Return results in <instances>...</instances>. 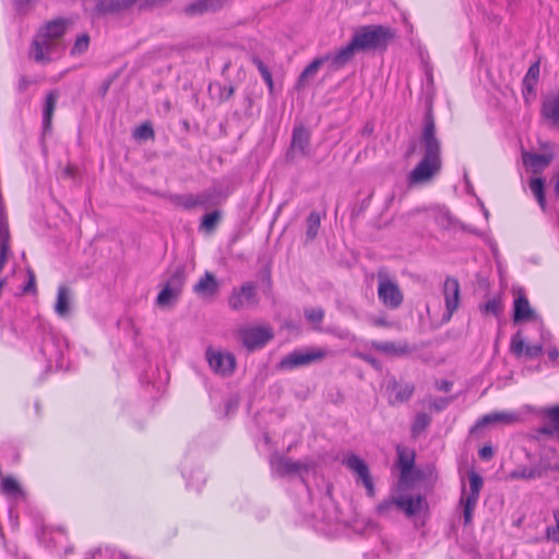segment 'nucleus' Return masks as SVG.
Instances as JSON below:
<instances>
[{
  "label": "nucleus",
  "instance_id": "1",
  "mask_svg": "<svg viewBox=\"0 0 559 559\" xmlns=\"http://www.w3.org/2000/svg\"><path fill=\"white\" fill-rule=\"evenodd\" d=\"M428 87L433 90L432 72H425ZM432 95L426 102V111L424 116V126L420 133V145L424 150V156L420 162L408 175V181L412 185L423 183L430 180L441 170V143L437 138V128L433 116Z\"/></svg>",
  "mask_w": 559,
  "mask_h": 559
},
{
  "label": "nucleus",
  "instance_id": "2",
  "mask_svg": "<svg viewBox=\"0 0 559 559\" xmlns=\"http://www.w3.org/2000/svg\"><path fill=\"white\" fill-rule=\"evenodd\" d=\"M71 24V20L66 17L46 22L32 40L28 49L29 58L40 66L58 59L64 49L61 39Z\"/></svg>",
  "mask_w": 559,
  "mask_h": 559
},
{
  "label": "nucleus",
  "instance_id": "3",
  "mask_svg": "<svg viewBox=\"0 0 559 559\" xmlns=\"http://www.w3.org/2000/svg\"><path fill=\"white\" fill-rule=\"evenodd\" d=\"M353 37L361 52L385 51L396 37L394 28L382 24H369L358 27Z\"/></svg>",
  "mask_w": 559,
  "mask_h": 559
},
{
  "label": "nucleus",
  "instance_id": "4",
  "mask_svg": "<svg viewBox=\"0 0 559 559\" xmlns=\"http://www.w3.org/2000/svg\"><path fill=\"white\" fill-rule=\"evenodd\" d=\"M328 355L322 348L295 349L281 358L276 368L278 370H294L310 366L325 358Z\"/></svg>",
  "mask_w": 559,
  "mask_h": 559
},
{
  "label": "nucleus",
  "instance_id": "5",
  "mask_svg": "<svg viewBox=\"0 0 559 559\" xmlns=\"http://www.w3.org/2000/svg\"><path fill=\"white\" fill-rule=\"evenodd\" d=\"M378 298L382 305L389 309L395 310L401 307L404 295L399 284L393 281L385 272H378Z\"/></svg>",
  "mask_w": 559,
  "mask_h": 559
},
{
  "label": "nucleus",
  "instance_id": "6",
  "mask_svg": "<svg viewBox=\"0 0 559 559\" xmlns=\"http://www.w3.org/2000/svg\"><path fill=\"white\" fill-rule=\"evenodd\" d=\"M238 335L249 352L264 347L274 337L272 328L260 325L240 328Z\"/></svg>",
  "mask_w": 559,
  "mask_h": 559
},
{
  "label": "nucleus",
  "instance_id": "7",
  "mask_svg": "<svg viewBox=\"0 0 559 559\" xmlns=\"http://www.w3.org/2000/svg\"><path fill=\"white\" fill-rule=\"evenodd\" d=\"M258 304L259 297L254 282H246L240 287L233 288L228 297V306L235 311L242 310L246 306H257Z\"/></svg>",
  "mask_w": 559,
  "mask_h": 559
},
{
  "label": "nucleus",
  "instance_id": "8",
  "mask_svg": "<svg viewBox=\"0 0 559 559\" xmlns=\"http://www.w3.org/2000/svg\"><path fill=\"white\" fill-rule=\"evenodd\" d=\"M445 311L442 314V322H449L460 307L461 288L459 280L448 275L442 287Z\"/></svg>",
  "mask_w": 559,
  "mask_h": 559
},
{
  "label": "nucleus",
  "instance_id": "9",
  "mask_svg": "<svg viewBox=\"0 0 559 559\" xmlns=\"http://www.w3.org/2000/svg\"><path fill=\"white\" fill-rule=\"evenodd\" d=\"M343 463L347 468L356 474L357 479L361 480L364 487L366 488L367 496L373 498L376 496V488L369 472L368 464L354 453L347 455Z\"/></svg>",
  "mask_w": 559,
  "mask_h": 559
},
{
  "label": "nucleus",
  "instance_id": "10",
  "mask_svg": "<svg viewBox=\"0 0 559 559\" xmlns=\"http://www.w3.org/2000/svg\"><path fill=\"white\" fill-rule=\"evenodd\" d=\"M551 468L548 460L540 459L532 466H518L508 474L507 478L510 480H535L545 477Z\"/></svg>",
  "mask_w": 559,
  "mask_h": 559
},
{
  "label": "nucleus",
  "instance_id": "11",
  "mask_svg": "<svg viewBox=\"0 0 559 559\" xmlns=\"http://www.w3.org/2000/svg\"><path fill=\"white\" fill-rule=\"evenodd\" d=\"M206 359L211 369L223 377L231 376L236 369V358L231 353L214 352L209 347Z\"/></svg>",
  "mask_w": 559,
  "mask_h": 559
},
{
  "label": "nucleus",
  "instance_id": "12",
  "mask_svg": "<svg viewBox=\"0 0 559 559\" xmlns=\"http://www.w3.org/2000/svg\"><path fill=\"white\" fill-rule=\"evenodd\" d=\"M310 146V132L302 126H295L293 129L290 146L286 153V162L294 163L297 153L307 156Z\"/></svg>",
  "mask_w": 559,
  "mask_h": 559
},
{
  "label": "nucleus",
  "instance_id": "13",
  "mask_svg": "<svg viewBox=\"0 0 559 559\" xmlns=\"http://www.w3.org/2000/svg\"><path fill=\"white\" fill-rule=\"evenodd\" d=\"M539 415L547 421L537 429V432L548 438L559 439V404L544 407L539 411Z\"/></svg>",
  "mask_w": 559,
  "mask_h": 559
},
{
  "label": "nucleus",
  "instance_id": "14",
  "mask_svg": "<svg viewBox=\"0 0 559 559\" xmlns=\"http://www.w3.org/2000/svg\"><path fill=\"white\" fill-rule=\"evenodd\" d=\"M540 115L549 127L559 129V91L544 97Z\"/></svg>",
  "mask_w": 559,
  "mask_h": 559
},
{
  "label": "nucleus",
  "instance_id": "15",
  "mask_svg": "<svg viewBox=\"0 0 559 559\" xmlns=\"http://www.w3.org/2000/svg\"><path fill=\"white\" fill-rule=\"evenodd\" d=\"M272 467L275 474L280 477H286L298 474L300 472H308L309 464L301 461H295L287 456H278L273 463Z\"/></svg>",
  "mask_w": 559,
  "mask_h": 559
},
{
  "label": "nucleus",
  "instance_id": "16",
  "mask_svg": "<svg viewBox=\"0 0 559 559\" xmlns=\"http://www.w3.org/2000/svg\"><path fill=\"white\" fill-rule=\"evenodd\" d=\"M510 352L515 357L525 355L527 358H536L544 352L543 344L525 345L524 338L521 335V331H518L512 337L510 343Z\"/></svg>",
  "mask_w": 559,
  "mask_h": 559
},
{
  "label": "nucleus",
  "instance_id": "17",
  "mask_svg": "<svg viewBox=\"0 0 559 559\" xmlns=\"http://www.w3.org/2000/svg\"><path fill=\"white\" fill-rule=\"evenodd\" d=\"M371 347L386 356L391 357H402L409 355L415 350L413 346H411L406 341H399V342H379L373 341L371 342Z\"/></svg>",
  "mask_w": 559,
  "mask_h": 559
},
{
  "label": "nucleus",
  "instance_id": "18",
  "mask_svg": "<svg viewBox=\"0 0 559 559\" xmlns=\"http://www.w3.org/2000/svg\"><path fill=\"white\" fill-rule=\"evenodd\" d=\"M519 420V415L512 412H496L486 414L483 417H480L475 425L469 429L471 435L477 433V431L485 426L493 425L498 423L502 424H513Z\"/></svg>",
  "mask_w": 559,
  "mask_h": 559
},
{
  "label": "nucleus",
  "instance_id": "19",
  "mask_svg": "<svg viewBox=\"0 0 559 559\" xmlns=\"http://www.w3.org/2000/svg\"><path fill=\"white\" fill-rule=\"evenodd\" d=\"M512 320L514 323L539 320V316L531 307L530 301L524 294H520L514 299Z\"/></svg>",
  "mask_w": 559,
  "mask_h": 559
},
{
  "label": "nucleus",
  "instance_id": "20",
  "mask_svg": "<svg viewBox=\"0 0 559 559\" xmlns=\"http://www.w3.org/2000/svg\"><path fill=\"white\" fill-rule=\"evenodd\" d=\"M219 292V283L211 272L206 271L204 275L193 286V293L202 298H214Z\"/></svg>",
  "mask_w": 559,
  "mask_h": 559
},
{
  "label": "nucleus",
  "instance_id": "21",
  "mask_svg": "<svg viewBox=\"0 0 559 559\" xmlns=\"http://www.w3.org/2000/svg\"><path fill=\"white\" fill-rule=\"evenodd\" d=\"M136 0H97L94 14L102 16L128 10Z\"/></svg>",
  "mask_w": 559,
  "mask_h": 559
},
{
  "label": "nucleus",
  "instance_id": "22",
  "mask_svg": "<svg viewBox=\"0 0 559 559\" xmlns=\"http://www.w3.org/2000/svg\"><path fill=\"white\" fill-rule=\"evenodd\" d=\"M424 507H427V500L424 496H399L397 509L407 518L417 514Z\"/></svg>",
  "mask_w": 559,
  "mask_h": 559
},
{
  "label": "nucleus",
  "instance_id": "23",
  "mask_svg": "<svg viewBox=\"0 0 559 559\" xmlns=\"http://www.w3.org/2000/svg\"><path fill=\"white\" fill-rule=\"evenodd\" d=\"M59 98V92L57 90H51L46 95L44 108H43V133L47 134L51 132L52 129V116L57 106V100Z\"/></svg>",
  "mask_w": 559,
  "mask_h": 559
},
{
  "label": "nucleus",
  "instance_id": "24",
  "mask_svg": "<svg viewBox=\"0 0 559 559\" xmlns=\"http://www.w3.org/2000/svg\"><path fill=\"white\" fill-rule=\"evenodd\" d=\"M361 52L355 38L352 36L350 41L331 53V64L335 67H343L352 60L355 53Z\"/></svg>",
  "mask_w": 559,
  "mask_h": 559
},
{
  "label": "nucleus",
  "instance_id": "25",
  "mask_svg": "<svg viewBox=\"0 0 559 559\" xmlns=\"http://www.w3.org/2000/svg\"><path fill=\"white\" fill-rule=\"evenodd\" d=\"M522 159L523 164L531 167L534 174H540L552 162L554 155L523 152Z\"/></svg>",
  "mask_w": 559,
  "mask_h": 559
},
{
  "label": "nucleus",
  "instance_id": "26",
  "mask_svg": "<svg viewBox=\"0 0 559 559\" xmlns=\"http://www.w3.org/2000/svg\"><path fill=\"white\" fill-rule=\"evenodd\" d=\"M213 193L202 192L197 195L186 194V195H177L176 202L178 205L182 206L185 210H191L195 206H205L213 201Z\"/></svg>",
  "mask_w": 559,
  "mask_h": 559
},
{
  "label": "nucleus",
  "instance_id": "27",
  "mask_svg": "<svg viewBox=\"0 0 559 559\" xmlns=\"http://www.w3.org/2000/svg\"><path fill=\"white\" fill-rule=\"evenodd\" d=\"M222 8L219 0H195L185 8V13L190 16L201 15Z\"/></svg>",
  "mask_w": 559,
  "mask_h": 559
},
{
  "label": "nucleus",
  "instance_id": "28",
  "mask_svg": "<svg viewBox=\"0 0 559 559\" xmlns=\"http://www.w3.org/2000/svg\"><path fill=\"white\" fill-rule=\"evenodd\" d=\"M539 81V72H526L522 81V95L526 104L536 99V86Z\"/></svg>",
  "mask_w": 559,
  "mask_h": 559
},
{
  "label": "nucleus",
  "instance_id": "29",
  "mask_svg": "<svg viewBox=\"0 0 559 559\" xmlns=\"http://www.w3.org/2000/svg\"><path fill=\"white\" fill-rule=\"evenodd\" d=\"M39 350L43 357L49 361L57 358L60 355V349L56 336L50 333L45 334Z\"/></svg>",
  "mask_w": 559,
  "mask_h": 559
},
{
  "label": "nucleus",
  "instance_id": "30",
  "mask_svg": "<svg viewBox=\"0 0 559 559\" xmlns=\"http://www.w3.org/2000/svg\"><path fill=\"white\" fill-rule=\"evenodd\" d=\"M397 464L402 477H406L414 468L415 452L413 450H405L397 447Z\"/></svg>",
  "mask_w": 559,
  "mask_h": 559
},
{
  "label": "nucleus",
  "instance_id": "31",
  "mask_svg": "<svg viewBox=\"0 0 559 559\" xmlns=\"http://www.w3.org/2000/svg\"><path fill=\"white\" fill-rule=\"evenodd\" d=\"M234 86L233 84L228 83H221L218 81L211 82L209 84V93L213 98L218 99L219 102H225L229 99L234 94Z\"/></svg>",
  "mask_w": 559,
  "mask_h": 559
},
{
  "label": "nucleus",
  "instance_id": "32",
  "mask_svg": "<svg viewBox=\"0 0 559 559\" xmlns=\"http://www.w3.org/2000/svg\"><path fill=\"white\" fill-rule=\"evenodd\" d=\"M528 187L534 194L538 205L543 211L546 210L547 201L545 194V179L542 177L531 178L528 181Z\"/></svg>",
  "mask_w": 559,
  "mask_h": 559
},
{
  "label": "nucleus",
  "instance_id": "33",
  "mask_svg": "<svg viewBox=\"0 0 559 559\" xmlns=\"http://www.w3.org/2000/svg\"><path fill=\"white\" fill-rule=\"evenodd\" d=\"M469 480V493L466 496V500L478 501L480 490L484 486L483 477L475 471L468 472Z\"/></svg>",
  "mask_w": 559,
  "mask_h": 559
},
{
  "label": "nucleus",
  "instance_id": "34",
  "mask_svg": "<svg viewBox=\"0 0 559 559\" xmlns=\"http://www.w3.org/2000/svg\"><path fill=\"white\" fill-rule=\"evenodd\" d=\"M392 390L395 392V396L391 404H401L407 402L413 396L415 386L414 384L409 383L401 385L397 382H394L392 385Z\"/></svg>",
  "mask_w": 559,
  "mask_h": 559
},
{
  "label": "nucleus",
  "instance_id": "35",
  "mask_svg": "<svg viewBox=\"0 0 559 559\" xmlns=\"http://www.w3.org/2000/svg\"><path fill=\"white\" fill-rule=\"evenodd\" d=\"M186 275L183 266H178L165 283V287L170 288L174 293L181 294Z\"/></svg>",
  "mask_w": 559,
  "mask_h": 559
},
{
  "label": "nucleus",
  "instance_id": "36",
  "mask_svg": "<svg viewBox=\"0 0 559 559\" xmlns=\"http://www.w3.org/2000/svg\"><path fill=\"white\" fill-rule=\"evenodd\" d=\"M55 310L59 316H64L70 310L69 289L64 285H61L58 288Z\"/></svg>",
  "mask_w": 559,
  "mask_h": 559
},
{
  "label": "nucleus",
  "instance_id": "37",
  "mask_svg": "<svg viewBox=\"0 0 559 559\" xmlns=\"http://www.w3.org/2000/svg\"><path fill=\"white\" fill-rule=\"evenodd\" d=\"M132 136L138 141L153 140L155 138V132L152 122L145 121L138 126L133 130Z\"/></svg>",
  "mask_w": 559,
  "mask_h": 559
},
{
  "label": "nucleus",
  "instance_id": "38",
  "mask_svg": "<svg viewBox=\"0 0 559 559\" xmlns=\"http://www.w3.org/2000/svg\"><path fill=\"white\" fill-rule=\"evenodd\" d=\"M222 218V212L218 210L206 213L202 216L200 229L213 231Z\"/></svg>",
  "mask_w": 559,
  "mask_h": 559
},
{
  "label": "nucleus",
  "instance_id": "39",
  "mask_svg": "<svg viewBox=\"0 0 559 559\" xmlns=\"http://www.w3.org/2000/svg\"><path fill=\"white\" fill-rule=\"evenodd\" d=\"M399 497L383 499L376 507V513L382 518H389L393 509H397Z\"/></svg>",
  "mask_w": 559,
  "mask_h": 559
},
{
  "label": "nucleus",
  "instance_id": "40",
  "mask_svg": "<svg viewBox=\"0 0 559 559\" xmlns=\"http://www.w3.org/2000/svg\"><path fill=\"white\" fill-rule=\"evenodd\" d=\"M1 491L2 493L11 497L22 495V488L20 484L11 476L2 478Z\"/></svg>",
  "mask_w": 559,
  "mask_h": 559
},
{
  "label": "nucleus",
  "instance_id": "41",
  "mask_svg": "<svg viewBox=\"0 0 559 559\" xmlns=\"http://www.w3.org/2000/svg\"><path fill=\"white\" fill-rule=\"evenodd\" d=\"M321 225V216L317 212H311L307 218V238L313 240L319 231Z\"/></svg>",
  "mask_w": 559,
  "mask_h": 559
},
{
  "label": "nucleus",
  "instance_id": "42",
  "mask_svg": "<svg viewBox=\"0 0 559 559\" xmlns=\"http://www.w3.org/2000/svg\"><path fill=\"white\" fill-rule=\"evenodd\" d=\"M479 310L484 314L491 313L495 317H499L502 312V305L500 297H493L488 299L485 304L479 306Z\"/></svg>",
  "mask_w": 559,
  "mask_h": 559
},
{
  "label": "nucleus",
  "instance_id": "43",
  "mask_svg": "<svg viewBox=\"0 0 559 559\" xmlns=\"http://www.w3.org/2000/svg\"><path fill=\"white\" fill-rule=\"evenodd\" d=\"M430 423L431 417L427 413L417 414L412 425L413 436H418L424 432Z\"/></svg>",
  "mask_w": 559,
  "mask_h": 559
},
{
  "label": "nucleus",
  "instance_id": "44",
  "mask_svg": "<svg viewBox=\"0 0 559 559\" xmlns=\"http://www.w3.org/2000/svg\"><path fill=\"white\" fill-rule=\"evenodd\" d=\"M179 293H174L170 288L163 287L156 298V304L160 307L174 305L179 298Z\"/></svg>",
  "mask_w": 559,
  "mask_h": 559
},
{
  "label": "nucleus",
  "instance_id": "45",
  "mask_svg": "<svg viewBox=\"0 0 559 559\" xmlns=\"http://www.w3.org/2000/svg\"><path fill=\"white\" fill-rule=\"evenodd\" d=\"M552 514L556 524L546 527L545 539L559 544V510H554Z\"/></svg>",
  "mask_w": 559,
  "mask_h": 559
},
{
  "label": "nucleus",
  "instance_id": "46",
  "mask_svg": "<svg viewBox=\"0 0 559 559\" xmlns=\"http://www.w3.org/2000/svg\"><path fill=\"white\" fill-rule=\"evenodd\" d=\"M90 44V36L87 34H81L76 37V40L71 49L72 55H81L87 50Z\"/></svg>",
  "mask_w": 559,
  "mask_h": 559
},
{
  "label": "nucleus",
  "instance_id": "47",
  "mask_svg": "<svg viewBox=\"0 0 559 559\" xmlns=\"http://www.w3.org/2000/svg\"><path fill=\"white\" fill-rule=\"evenodd\" d=\"M10 230L8 222L1 219L0 221V249L4 248L10 250Z\"/></svg>",
  "mask_w": 559,
  "mask_h": 559
},
{
  "label": "nucleus",
  "instance_id": "48",
  "mask_svg": "<svg viewBox=\"0 0 559 559\" xmlns=\"http://www.w3.org/2000/svg\"><path fill=\"white\" fill-rule=\"evenodd\" d=\"M462 502L464 504V525H468L472 522L473 513H474L477 502L472 501V500H466L463 498H462Z\"/></svg>",
  "mask_w": 559,
  "mask_h": 559
},
{
  "label": "nucleus",
  "instance_id": "49",
  "mask_svg": "<svg viewBox=\"0 0 559 559\" xmlns=\"http://www.w3.org/2000/svg\"><path fill=\"white\" fill-rule=\"evenodd\" d=\"M305 317L310 322L320 323L323 320L324 311L321 308L308 309L305 311Z\"/></svg>",
  "mask_w": 559,
  "mask_h": 559
},
{
  "label": "nucleus",
  "instance_id": "50",
  "mask_svg": "<svg viewBox=\"0 0 559 559\" xmlns=\"http://www.w3.org/2000/svg\"><path fill=\"white\" fill-rule=\"evenodd\" d=\"M326 61H331V53H328L324 57H319V58L313 59L309 64H307L304 68V70H318Z\"/></svg>",
  "mask_w": 559,
  "mask_h": 559
},
{
  "label": "nucleus",
  "instance_id": "51",
  "mask_svg": "<svg viewBox=\"0 0 559 559\" xmlns=\"http://www.w3.org/2000/svg\"><path fill=\"white\" fill-rule=\"evenodd\" d=\"M453 401V397H440L430 403V408L437 412L443 411Z\"/></svg>",
  "mask_w": 559,
  "mask_h": 559
},
{
  "label": "nucleus",
  "instance_id": "52",
  "mask_svg": "<svg viewBox=\"0 0 559 559\" xmlns=\"http://www.w3.org/2000/svg\"><path fill=\"white\" fill-rule=\"evenodd\" d=\"M418 58L420 60V66L423 70H431L432 64L430 62L429 53L426 49L419 48L418 49Z\"/></svg>",
  "mask_w": 559,
  "mask_h": 559
},
{
  "label": "nucleus",
  "instance_id": "53",
  "mask_svg": "<svg viewBox=\"0 0 559 559\" xmlns=\"http://www.w3.org/2000/svg\"><path fill=\"white\" fill-rule=\"evenodd\" d=\"M27 274H28V281L24 285L23 292L26 293V294H28V293H36L35 274H34V272L31 269L27 270Z\"/></svg>",
  "mask_w": 559,
  "mask_h": 559
},
{
  "label": "nucleus",
  "instance_id": "54",
  "mask_svg": "<svg viewBox=\"0 0 559 559\" xmlns=\"http://www.w3.org/2000/svg\"><path fill=\"white\" fill-rule=\"evenodd\" d=\"M437 223L443 228H448L452 224L451 214L448 211L440 212L439 215L437 216Z\"/></svg>",
  "mask_w": 559,
  "mask_h": 559
},
{
  "label": "nucleus",
  "instance_id": "55",
  "mask_svg": "<svg viewBox=\"0 0 559 559\" xmlns=\"http://www.w3.org/2000/svg\"><path fill=\"white\" fill-rule=\"evenodd\" d=\"M478 455L481 460L489 461L493 456V449L491 445L486 444L479 449Z\"/></svg>",
  "mask_w": 559,
  "mask_h": 559
},
{
  "label": "nucleus",
  "instance_id": "56",
  "mask_svg": "<svg viewBox=\"0 0 559 559\" xmlns=\"http://www.w3.org/2000/svg\"><path fill=\"white\" fill-rule=\"evenodd\" d=\"M316 72H301L298 81L296 83V87L298 90L305 88L307 85L308 80Z\"/></svg>",
  "mask_w": 559,
  "mask_h": 559
},
{
  "label": "nucleus",
  "instance_id": "57",
  "mask_svg": "<svg viewBox=\"0 0 559 559\" xmlns=\"http://www.w3.org/2000/svg\"><path fill=\"white\" fill-rule=\"evenodd\" d=\"M262 281L267 288L272 287L271 267L269 265L263 266L261 270Z\"/></svg>",
  "mask_w": 559,
  "mask_h": 559
},
{
  "label": "nucleus",
  "instance_id": "58",
  "mask_svg": "<svg viewBox=\"0 0 559 559\" xmlns=\"http://www.w3.org/2000/svg\"><path fill=\"white\" fill-rule=\"evenodd\" d=\"M453 386V383L449 380L442 379L436 381V389L442 392H449Z\"/></svg>",
  "mask_w": 559,
  "mask_h": 559
},
{
  "label": "nucleus",
  "instance_id": "59",
  "mask_svg": "<svg viewBox=\"0 0 559 559\" xmlns=\"http://www.w3.org/2000/svg\"><path fill=\"white\" fill-rule=\"evenodd\" d=\"M263 81L266 83L270 93L274 91V83L272 79V72H261Z\"/></svg>",
  "mask_w": 559,
  "mask_h": 559
},
{
  "label": "nucleus",
  "instance_id": "60",
  "mask_svg": "<svg viewBox=\"0 0 559 559\" xmlns=\"http://www.w3.org/2000/svg\"><path fill=\"white\" fill-rule=\"evenodd\" d=\"M117 75H114L111 78H109L108 80L104 81L100 88H99V94L102 96H105L111 85V83L114 82V80L116 79Z\"/></svg>",
  "mask_w": 559,
  "mask_h": 559
},
{
  "label": "nucleus",
  "instance_id": "61",
  "mask_svg": "<svg viewBox=\"0 0 559 559\" xmlns=\"http://www.w3.org/2000/svg\"><path fill=\"white\" fill-rule=\"evenodd\" d=\"M10 250H7L4 248L0 249V272L3 270L4 264L8 260V254Z\"/></svg>",
  "mask_w": 559,
  "mask_h": 559
},
{
  "label": "nucleus",
  "instance_id": "62",
  "mask_svg": "<svg viewBox=\"0 0 559 559\" xmlns=\"http://www.w3.org/2000/svg\"><path fill=\"white\" fill-rule=\"evenodd\" d=\"M364 359L365 361H367L368 364H370L372 367L379 369L380 368V362L378 361L377 358L370 356V355H365L364 356Z\"/></svg>",
  "mask_w": 559,
  "mask_h": 559
},
{
  "label": "nucleus",
  "instance_id": "63",
  "mask_svg": "<svg viewBox=\"0 0 559 559\" xmlns=\"http://www.w3.org/2000/svg\"><path fill=\"white\" fill-rule=\"evenodd\" d=\"M372 132H373V124L370 122H367L361 130V134L364 136H369V135H371Z\"/></svg>",
  "mask_w": 559,
  "mask_h": 559
},
{
  "label": "nucleus",
  "instance_id": "64",
  "mask_svg": "<svg viewBox=\"0 0 559 559\" xmlns=\"http://www.w3.org/2000/svg\"><path fill=\"white\" fill-rule=\"evenodd\" d=\"M554 192L556 194V198L559 199V173L556 175Z\"/></svg>",
  "mask_w": 559,
  "mask_h": 559
}]
</instances>
